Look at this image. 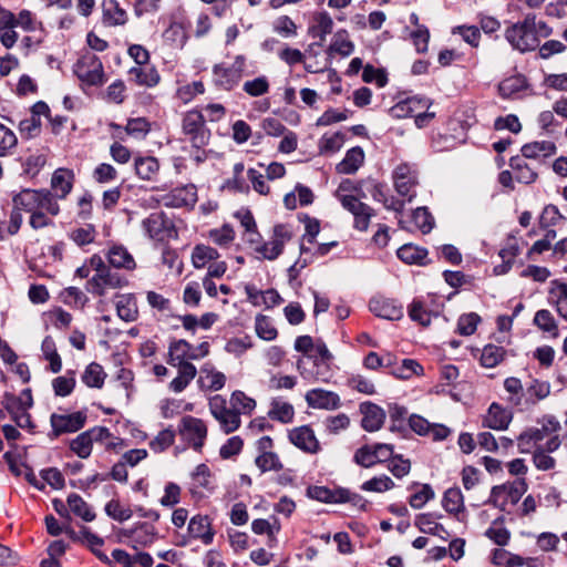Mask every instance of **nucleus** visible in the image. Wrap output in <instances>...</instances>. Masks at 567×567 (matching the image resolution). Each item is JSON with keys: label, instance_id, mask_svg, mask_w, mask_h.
<instances>
[{"label": "nucleus", "instance_id": "nucleus-1", "mask_svg": "<svg viewBox=\"0 0 567 567\" xmlns=\"http://www.w3.org/2000/svg\"><path fill=\"white\" fill-rule=\"evenodd\" d=\"M166 361L177 370L176 377L168 383V390L176 394L182 393L197 375V368L192 362L196 361L193 344L184 339L171 341Z\"/></svg>", "mask_w": 567, "mask_h": 567}, {"label": "nucleus", "instance_id": "nucleus-2", "mask_svg": "<svg viewBox=\"0 0 567 567\" xmlns=\"http://www.w3.org/2000/svg\"><path fill=\"white\" fill-rule=\"evenodd\" d=\"M293 236L292 226L289 224L275 225L267 241H264L258 227L241 233L243 240L257 257L269 261L278 259L284 254L286 245L292 240Z\"/></svg>", "mask_w": 567, "mask_h": 567}, {"label": "nucleus", "instance_id": "nucleus-3", "mask_svg": "<svg viewBox=\"0 0 567 567\" xmlns=\"http://www.w3.org/2000/svg\"><path fill=\"white\" fill-rule=\"evenodd\" d=\"M333 359L327 344L320 343L316 354H310L308 360L299 358L296 361V369L307 381L328 384L334 375Z\"/></svg>", "mask_w": 567, "mask_h": 567}, {"label": "nucleus", "instance_id": "nucleus-4", "mask_svg": "<svg viewBox=\"0 0 567 567\" xmlns=\"http://www.w3.org/2000/svg\"><path fill=\"white\" fill-rule=\"evenodd\" d=\"M538 423L540 427H528L517 436V449L520 453L534 454L536 449L543 446L542 441L553 437L561 429L559 421L553 415H544Z\"/></svg>", "mask_w": 567, "mask_h": 567}, {"label": "nucleus", "instance_id": "nucleus-5", "mask_svg": "<svg viewBox=\"0 0 567 567\" xmlns=\"http://www.w3.org/2000/svg\"><path fill=\"white\" fill-rule=\"evenodd\" d=\"M14 208L23 210H37L58 216L60 205L58 198L48 189H24L13 198Z\"/></svg>", "mask_w": 567, "mask_h": 567}, {"label": "nucleus", "instance_id": "nucleus-6", "mask_svg": "<svg viewBox=\"0 0 567 567\" xmlns=\"http://www.w3.org/2000/svg\"><path fill=\"white\" fill-rule=\"evenodd\" d=\"M505 37L512 47L520 52L536 49L539 43L536 35V17L527 14L522 22L507 28Z\"/></svg>", "mask_w": 567, "mask_h": 567}, {"label": "nucleus", "instance_id": "nucleus-7", "mask_svg": "<svg viewBox=\"0 0 567 567\" xmlns=\"http://www.w3.org/2000/svg\"><path fill=\"white\" fill-rule=\"evenodd\" d=\"M182 133L192 144V147H205L212 136L203 113L197 109L188 110L183 114Z\"/></svg>", "mask_w": 567, "mask_h": 567}, {"label": "nucleus", "instance_id": "nucleus-8", "mask_svg": "<svg viewBox=\"0 0 567 567\" xmlns=\"http://www.w3.org/2000/svg\"><path fill=\"white\" fill-rule=\"evenodd\" d=\"M393 187L399 196L412 202L417 194L420 173L415 164L402 162L392 172Z\"/></svg>", "mask_w": 567, "mask_h": 567}, {"label": "nucleus", "instance_id": "nucleus-9", "mask_svg": "<svg viewBox=\"0 0 567 567\" xmlns=\"http://www.w3.org/2000/svg\"><path fill=\"white\" fill-rule=\"evenodd\" d=\"M431 101L423 96H409L399 101L391 107V113L395 117L413 116L419 127L425 126L433 117L434 113L427 112Z\"/></svg>", "mask_w": 567, "mask_h": 567}, {"label": "nucleus", "instance_id": "nucleus-10", "mask_svg": "<svg viewBox=\"0 0 567 567\" xmlns=\"http://www.w3.org/2000/svg\"><path fill=\"white\" fill-rule=\"evenodd\" d=\"M246 69V58L236 55L230 65L216 64L213 68V83L223 91H231L240 83Z\"/></svg>", "mask_w": 567, "mask_h": 567}, {"label": "nucleus", "instance_id": "nucleus-11", "mask_svg": "<svg viewBox=\"0 0 567 567\" xmlns=\"http://www.w3.org/2000/svg\"><path fill=\"white\" fill-rule=\"evenodd\" d=\"M178 434L183 442L196 452H202L208 436V425L203 419L185 415L179 420Z\"/></svg>", "mask_w": 567, "mask_h": 567}, {"label": "nucleus", "instance_id": "nucleus-12", "mask_svg": "<svg viewBox=\"0 0 567 567\" xmlns=\"http://www.w3.org/2000/svg\"><path fill=\"white\" fill-rule=\"evenodd\" d=\"M527 487L525 478H517L514 482L494 486L488 502L502 511H509L519 502Z\"/></svg>", "mask_w": 567, "mask_h": 567}, {"label": "nucleus", "instance_id": "nucleus-13", "mask_svg": "<svg viewBox=\"0 0 567 567\" xmlns=\"http://www.w3.org/2000/svg\"><path fill=\"white\" fill-rule=\"evenodd\" d=\"M208 410L225 434L234 433L240 427V415L237 413V410L227 405L224 396L217 394L209 398Z\"/></svg>", "mask_w": 567, "mask_h": 567}, {"label": "nucleus", "instance_id": "nucleus-14", "mask_svg": "<svg viewBox=\"0 0 567 567\" xmlns=\"http://www.w3.org/2000/svg\"><path fill=\"white\" fill-rule=\"evenodd\" d=\"M215 534L213 519L208 515L196 514L188 522L187 535L181 536L176 545L185 547L189 545L193 539H198L207 546L214 542Z\"/></svg>", "mask_w": 567, "mask_h": 567}, {"label": "nucleus", "instance_id": "nucleus-15", "mask_svg": "<svg viewBox=\"0 0 567 567\" xmlns=\"http://www.w3.org/2000/svg\"><path fill=\"white\" fill-rule=\"evenodd\" d=\"M76 78L85 85L101 86L105 82L102 61L94 54L82 55L73 68Z\"/></svg>", "mask_w": 567, "mask_h": 567}, {"label": "nucleus", "instance_id": "nucleus-16", "mask_svg": "<svg viewBox=\"0 0 567 567\" xmlns=\"http://www.w3.org/2000/svg\"><path fill=\"white\" fill-rule=\"evenodd\" d=\"M142 226L148 237L157 241H168L178 236L174 220L163 212L152 213L142 221Z\"/></svg>", "mask_w": 567, "mask_h": 567}, {"label": "nucleus", "instance_id": "nucleus-17", "mask_svg": "<svg viewBox=\"0 0 567 567\" xmlns=\"http://www.w3.org/2000/svg\"><path fill=\"white\" fill-rule=\"evenodd\" d=\"M87 421L85 410L74 411L72 413H52L50 416L51 431L50 437L56 439L63 434H71L83 429Z\"/></svg>", "mask_w": 567, "mask_h": 567}, {"label": "nucleus", "instance_id": "nucleus-18", "mask_svg": "<svg viewBox=\"0 0 567 567\" xmlns=\"http://www.w3.org/2000/svg\"><path fill=\"white\" fill-rule=\"evenodd\" d=\"M287 439L291 445L305 454L316 455L322 451L321 442L310 424L289 429L287 431Z\"/></svg>", "mask_w": 567, "mask_h": 567}, {"label": "nucleus", "instance_id": "nucleus-19", "mask_svg": "<svg viewBox=\"0 0 567 567\" xmlns=\"http://www.w3.org/2000/svg\"><path fill=\"white\" fill-rule=\"evenodd\" d=\"M393 447L392 444L386 443L364 444L354 452L353 461L362 467L370 468L388 462L392 456Z\"/></svg>", "mask_w": 567, "mask_h": 567}, {"label": "nucleus", "instance_id": "nucleus-20", "mask_svg": "<svg viewBox=\"0 0 567 567\" xmlns=\"http://www.w3.org/2000/svg\"><path fill=\"white\" fill-rule=\"evenodd\" d=\"M128 281L111 268L102 274H94L87 281V290L97 297H103L107 289H121L126 287Z\"/></svg>", "mask_w": 567, "mask_h": 567}, {"label": "nucleus", "instance_id": "nucleus-21", "mask_svg": "<svg viewBox=\"0 0 567 567\" xmlns=\"http://www.w3.org/2000/svg\"><path fill=\"white\" fill-rule=\"evenodd\" d=\"M197 386L202 392H218L227 382V377L219 371L212 362H205L197 370Z\"/></svg>", "mask_w": 567, "mask_h": 567}, {"label": "nucleus", "instance_id": "nucleus-22", "mask_svg": "<svg viewBox=\"0 0 567 567\" xmlns=\"http://www.w3.org/2000/svg\"><path fill=\"white\" fill-rule=\"evenodd\" d=\"M305 401L310 409L332 411L341 406L338 393L322 388L310 389L305 394Z\"/></svg>", "mask_w": 567, "mask_h": 567}, {"label": "nucleus", "instance_id": "nucleus-23", "mask_svg": "<svg viewBox=\"0 0 567 567\" xmlns=\"http://www.w3.org/2000/svg\"><path fill=\"white\" fill-rule=\"evenodd\" d=\"M563 444L560 435L557 433L553 437H549L546 443L534 451L533 464L539 471H551L556 467V460L550 453L557 451Z\"/></svg>", "mask_w": 567, "mask_h": 567}, {"label": "nucleus", "instance_id": "nucleus-24", "mask_svg": "<svg viewBox=\"0 0 567 567\" xmlns=\"http://www.w3.org/2000/svg\"><path fill=\"white\" fill-rule=\"evenodd\" d=\"M122 535L130 538L134 548L152 545L157 538L156 527L147 522H140L131 528L123 529Z\"/></svg>", "mask_w": 567, "mask_h": 567}, {"label": "nucleus", "instance_id": "nucleus-25", "mask_svg": "<svg viewBox=\"0 0 567 567\" xmlns=\"http://www.w3.org/2000/svg\"><path fill=\"white\" fill-rule=\"evenodd\" d=\"M105 258L110 265V267L125 270V271H134L137 267L136 260L133 255L128 251V249L121 244H112L109 246Z\"/></svg>", "mask_w": 567, "mask_h": 567}, {"label": "nucleus", "instance_id": "nucleus-26", "mask_svg": "<svg viewBox=\"0 0 567 567\" xmlns=\"http://www.w3.org/2000/svg\"><path fill=\"white\" fill-rule=\"evenodd\" d=\"M197 202V189L194 185H185L174 188L163 197V204L167 207L192 208Z\"/></svg>", "mask_w": 567, "mask_h": 567}, {"label": "nucleus", "instance_id": "nucleus-27", "mask_svg": "<svg viewBox=\"0 0 567 567\" xmlns=\"http://www.w3.org/2000/svg\"><path fill=\"white\" fill-rule=\"evenodd\" d=\"M547 302L556 313L567 321V282L555 279L549 282Z\"/></svg>", "mask_w": 567, "mask_h": 567}, {"label": "nucleus", "instance_id": "nucleus-28", "mask_svg": "<svg viewBox=\"0 0 567 567\" xmlns=\"http://www.w3.org/2000/svg\"><path fill=\"white\" fill-rule=\"evenodd\" d=\"M342 207L353 215L355 229L365 231L369 228L374 210L363 203L361 198L357 197L352 200H347V203L342 204Z\"/></svg>", "mask_w": 567, "mask_h": 567}, {"label": "nucleus", "instance_id": "nucleus-29", "mask_svg": "<svg viewBox=\"0 0 567 567\" xmlns=\"http://www.w3.org/2000/svg\"><path fill=\"white\" fill-rule=\"evenodd\" d=\"M369 309L377 317L386 320H400L403 317V308L394 300L384 297H374L369 301Z\"/></svg>", "mask_w": 567, "mask_h": 567}, {"label": "nucleus", "instance_id": "nucleus-30", "mask_svg": "<svg viewBox=\"0 0 567 567\" xmlns=\"http://www.w3.org/2000/svg\"><path fill=\"white\" fill-rule=\"evenodd\" d=\"M91 434L94 444L103 447L106 452L118 453L126 446L125 441L113 434L106 426H93Z\"/></svg>", "mask_w": 567, "mask_h": 567}, {"label": "nucleus", "instance_id": "nucleus-31", "mask_svg": "<svg viewBox=\"0 0 567 567\" xmlns=\"http://www.w3.org/2000/svg\"><path fill=\"white\" fill-rule=\"evenodd\" d=\"M512 420L513 413L508 409L493 402L484 416L483 424L492 430L503 431L508 427Z\"/></svg>", "mask_w": 567, "mask_h": 567}, {"label": "nucleus", "instance_id": "nucleus-32", "mask_svg": "<svg viewBox=\"0 0 567 567\" xmlns=\"http://www.w3.org/2000/svg\"><path fill=\"white\" fill-rule=\"evenodd\" d=\"M281 530V524L276 516L270 519L257 518L251 522V532L255 535H266L267 546L274 548L278 545V534Z\"/></svg>", "mask_w": 567, "mask_h": 567}, {"label": "nucleus", "instance_id": "nucleus-33", "mask_svg": "<svg viewBox=\"0 0 567 567\" xmlns=\"http://www.w3.org/2000/svg\"><path fill=\"white\" fill-rule=\"evenodd\" d=\"M267 415L270 420L281 424H290L295 420L293 405L282 396L272 398L269 402Z\"/></svg>", "mask_w": 567, "mask_h": 567}, {"label": "nucleus", "instance_id": "nucleus-34", "mask_svg": "<svg viewBox=\"0 0 567 567\" xmlns=\"http://www.w3.org/2000/svg\"><path fill=\"white\" fill-rule=\"evenodd\" d=\"M74 173L69 168H58L51 177V189L58 199H64L71 193L74 184Z\"/></svg>", "mask_w": 567, "mask_h": 567}, {"label": "nucleus", "instance_id": "nucleus-35", "mask_svg": "<svg viewBox=\"0 0 567 567\" xmlns=\"http://www.w3.org/2000/svg\"><path fill=\"white\" fill-rule=\"evenodd\" d=\"M557 153V146L551 141H534L530 143H526L520 148L522 157H525L526 161L534 159L538 161L542 158H547Z\"/></svg>", "mask_w": 567, "mask_h": 567}, {"label": "nucleus", "instance_id": "nucleus-36", "mask_svg": "<svg viewBox=\"0 0 567 567\" xmlns=\"http://www.w3.org/2000/svg\"><path fill=\"white\" fill-rule=\"evenodd\" d=\"M443 508L451 515L455 516L458 520H464L466 517V509L464 504V496L460 487L447 488L442 498Z\"/></svg>", "mask_w": 567, "mask_h": 567}, {"label": "nucleus", "instance_id": "nucleus-37", "mask_svg": "<svg viewBox=\"0 0 567 567\" xmlns=\"http://www.w3.org/2000/svg\"><path fill=\"white\" fill-rule=\"evenodd\" d=\"M130 80L135 84L145 87H154L161 81V75L154 65H136L128 70Z\"/></svg>", "mask_w": 567, "mask_h": 567}, {"label": "nucleus", "instance_id": "nucleus-38", "mask_svg": "<svg viewBox=\"0 0 567 567\" xmlns=\"http://www.w3.org/2000/svg\"><path fill=\"white\" fill-rule=\"evenodd\" d=\"M533 324L549 339H557L560 334L558 320L548 309L537 310L533 318Z\"/></svg>", "mask_w": 567, "mask_h": 567}, {"label": "nucleus", "instance_id": "nucleus-39", "mask_svg": "<svg viewBox=\"0 0 567 567\" xmlns=\"http://www.w3.org/2000/svg\"><path fill=\"white\" fill-rule=\"evenodd\" d=\"M363 415L361 425L368 432L380 430L385 421V412L383 409L373 403H363L360 406Z\"/></svg>", "mask_w": 567, "mask_h": 567}, {"label": "nucleus", "instance_id": "nucleus-40", "mask_svg": "<svg viewBox=\"0 0 567 567\" xmlns=\"http://www.w3.org/2000/svg\"><path fill=\"white\" fill-rule=\"evenodd\" d=\"M509 166L517 182L523 184H533L538 178L537 168L529 164L525 157L519 155L513 156Z\"/></svg>", "mask_w": 567, "mask_h": 567}, {"label": "nucleus", "instance_id": "nucleus-41", "mask_svg": "<svg viewBox=\"0 0 567 567\" xmlns=\"http://www.w3.org/2000/svg\"><path fill=\"white\" fill-rule=\"evenodd\" d=\"M69 516L73 515L83 522H93L96 514L93 507L79 494L71 493L66 497Z\"/></svg>", "mask_w": 567, "mask_h": 567}, {"label": "nucleus", "instance_id": "nucleus-42", "mask_svg": "<svg viewBox=\"0 0 567 567\" xmlns=\"http://www.w3.org/2000/svg\"><path fill=\"white\" fill-rule=\"evenodd\" d=\"M354 50V44L350 39V34L347 30L341 29L338 30L327 49V54L329 58H334L337 55L346 58L349 56Z\"/></svg>", "mask_w": 567, "mask_h": 567}, {"label": "nucleus", "instance_id": "nucleus-43", "mask_svg": "<svg viewBox=\"0 0 567 567\" xmlns=\"http://www.w3.org/2000/svg\"><path fill=\"white\" fill-rule=\"evenodd\" d=\"M112 557L123 567H152L154 564L153 557L145 551L130 555L124 549L116 548L112 551Z\"/></svg>", "mask_w": 567, "mask_h": 567}, {"label": "nucleus", "instance_id": "nucleus-44", "mask_svg": "<svg viewBox=\"0 0 567 567\" xmlns=\"http://www.w3.org/2000/svg\"><path fill=\"white\" fill-rule=\"evenodd\" d=\"M315 194L308 186L298 183L293 190L286 194L284 197V205L287 209L293 210L300 206H309L315 200Z\"/></svg>", "mask_w": 567, "mask_h": 567}, {"label": "nucleus", "instance_id": "nucleus-45", "mask_svg": "<svg viewBox=\"0 0 567 567\" xmlns=\"http://www.w3.org/2000/svg\"><path fill=\"white\" fill-rule=\"evenodd\" d=\"M103 22L109 27L124 25L127 20V12L117 0H103Z\"/></svg>", "mask_w": 567, "mask_h": 567}, {"label": "nucleus", "instance_id": "nucleus-46", "mask_svg": "<svg viewBox=\"0 0 567 567\" xmlns=\"http://www.w3.org/2000/svg\"><path fill=\"white\" fill-rule=\"evenodd\" d=\"M385 367H391V373L402 380H408L423 372L422 365L413 359H404L400 364H394L391 354L386 355Z\"/></svg>", "mask_w": 567, "mask_h": 567}, {"label": "nucleus", "instance_id": "nucleus-47", "mask_svg": "<svg viewBox=\"0 0 567 567\" xmlns=\"http://www.w3.org/2000/svg\"><path fill=\"white\" fill-rule=\"evenodd\" d=\"M134 168L140 179L154 182L159 173L161 164L154 156H138L134 161Z\"/></svg>", "mask_w": 567, "mask_h": 567}, {"label": "nucleus", "instance_id": "nucleus-48", "mask_svg": "<svg viewBox=\"0 0 567 567\" xmlns=\"http://www.w3.org/2000/svg\"><path fill=\"white\" fill-rule=\"evenodd\" d=\"M220 258L217 249L209 245L197 244L192 250L190 260L196 269L207 268L213 261Z\"/></svg>", "mask_w": 567, "mask_h": 567}, {"label": "nucleus", "instance_id": "nucleus-49", "mask_svg": "<svg viewBox=\"0 0 567 567\" xmlns=\"http://www.w3.org/2000/svg\"><path fill=\"white\" fill-rule=\"evenodd\" d=\"M364 162V152L361 147H352L347 153L344 158L336 166L339 174H354Z\"/></svg>", "mask_w": 567, "mask_h": 567}, {"label": "nucleus", "instance_id": "nucleus-50", "mask_svg": "<svg viewBox=\"0 0 567 567\" xmlns=\"http://www.w3.org/2000/svg\"><path fill=\"white\" fill-rule=\"evenodd\" d=\"M110 127L118 132L124 131L127 135L142 140L150 133L151 123L145 117H135L128 118L124 127L115 123L110 124Z\"/></svg>", "mask_w": 567, "mask_h": 567}, {"label": "nucleus", "instance_id": "nucleus-51", "mask_svg": "<svg viewBox=\"0 0 567 567\" xmlns=\"http://www.w3.org/2000/svg\"><path fill=\"white\" fill-rule=\"evenodd\" d=\"M116 312L117 316L126 321L133 322L138 317V308L136 299L131 293L117 295L116 296Z\"/></svg>", "mask_w": 567, "mask_h": 567}, {"label": "nucleus", "instance_id": "nucleus-52", "mask_svg": "<svg viewBox=\"0 0 567 567\" xmlns=\"http://www.w3.org/2000/svg\"><path fill=\"white\" fill-rule=\"evenodd\" d=\"M81 538L78 543L86 544L93 554L103 563L112 565V560L100 548L104 545V539L93 534L87 527L82 526L79 532Z\"/></svg>", "mask_w": 567, "mask_h": 567}, {"label": "nucleus", "instance_id": "nucleus-53", "mask_svg": "<svg viewBox=\"0 0 567 567\" xmlns=\"http://www.w3.org/2000/svg\"><path fill=\"white\" fill-rule=\"evenodd\" d=\"M333 24V19L329 12L317 11L312 14L310 31L323 41L332 32Z\"/></svg>", "mask_w": 567, "mask_h": 567}, {"label": "nucleus", "instance_id": "nucleus-54", "mask_svg": "<svg viewBox=\"0 0 567 567\" xmlns=\"http://www.w3.org/2000/svg\"><path fill=\"white\" fill-rule=\"evenodd\" d=\"M91 429L80 433L69 443V449L80 458H89L93 451Z\"/></svg>", "mask_w": 567, "mask_h": 567}, {"label": "nucleus", "instance_id": "nucleus-55", "mask_svg": "<svg viewBox=\"0 0 567 567\" xmlns=\"http://www.w3.org/2000/svg\"><path fill=\"white\" fill-rule=\"evenodd\" d=\"M207 238L221 248H229L236 238V231L230 224H223L220 227L209 229Z\"/></svg>", "mask_w": 567, "mask_h": 567}, {"label": "nucleus", "instance_id": "nucleus-56", "mask_svg": "<svg viewBox=\"0 0 567 567\" xmlns=\"http://www.w3.org/2000/svg\"><path fill=\"white\" fill-rule=\"evenodd\" d=\"M43 358L49 362L48 370L52 373H59L62 370V359L58 353L55 342L52 337L48 336L41 344Z\"/></svg>", "mask_w": 567, "mask_h": 567}, {"label": "nucleus", "instance_id": "nucleus-57", "mask_svg": "<svg viewBox=\"0 0 567 567\" xmlns=\"http://www.w3.org/2000/svg\"><path fill=\"white\" fill-rule=\"evenodd\" d=\"M107 374L103 367L96 362L90 363L82 373L81 380L89 388L101 389Z\"/></svg>", "mask_w": 567, "mask_h": 567}, {"label": "nucleus", "instance_id": "nucleus-58", "mask_svg": "<svg viewBox=\"0 0 567 567\" xmlns=\"http://www.w3.org/2000/svg\"><path fill=\"white\" fill-rule=\"evenodd\" d=\"M51 385L56 396H69L76 385L75 371L68 370L65 374L54 378Z\"/></svg>", "mask_w": 567, "mask_h": 567}, {"label": "nucleus", "instance_id": "nucleus-59", "mask_svg": "<svg viewBox=\"0 0 567 567\" xmlns=\"http://www.w3.org/2000/svg\"><path fill=\"white\" fill-rule=\"evenodd\" d=\"M334 196L342 205L347 203V200H352L357 197H364V193L362 192V187L359 183L347 178L339 184Z\"/></svg>", "mask_w": 567, "mask_h": 567}, {"label": "nucleus", "instance_id": "nucleus-60", "mask_svg": "<svg viewBox=\"0 0 567 567\" xmlns=\"http://www.w3.org/2000/svg\"><path fill=\"white\" fill-rule=\"evenodd\" d=\"M426 256L427 251L424 248L413 244L403 245L398 249V257L410 265H423Z\"/></svg>", "mask_w": 567, "mask_h": 567}, {"label": "nucleus", "instance_id": "nucleus-61", "mask_svg": "<svg viewBox=\"0 0 567 567\" xmlns=\"http://www.w3.org/2000/svg\"><path fill=\"white\" fill-rule=\"evenodd\" d=\"M230 406L237 410L239 415H249L257 406L255 399L248 396L244 391L236 390L230 394Z\"/></svg>", "mask_w": 567, "mask_h": 567}, {"label": "nucleus", "instance_id": "nucleus-62", "mask_svg": "<svg viewBox=\"0 0 567 567\" xmlns=\"http://www.w3.org/2000/svg\"><path fill=\"white\" fill-rule=\"evenodd\" d=\"M205 93V84L203 81H194L178 85L175 97L183 104L192 102L197 95Z\"/></svg>", "mask_w": 567, "mask_h": 567}, {"label": "nucleus", "instance_id": "nucleus-63", "mask_svg": "<svg viewBox=\"0 0 567 567\" xmlns=\"http://www.w3.org/2000/svg\"><path fill=\"white\" fill-rule=\"evenodd\" d=\"M255 332L265 341H274L278 337V330L271 318L260 313L255 318Z\"/></svg>", "mask_w": 567, "mask_h": 567}, {"label": "nucleus", "instance_id": "nucleus-64", "mask_svg": "<svg viewBox=\"0 0 567 567\" xmlns=\"http://www.w3.org/2000/svg\"><path fill=\"white\" fill-rule=\"evenodd\" d=\"M527 81L525 76L515 74L504 79L498 85V92L503 97H511L514 94L525 90Z\"/></svg>", "mask_w": 567, "mask_h": 567}]
</instances>
